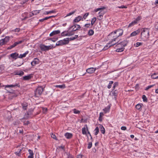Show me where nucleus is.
<instances>
[{"mask_svg": "<svg viewBox=\"0 0 158 158\" xmlns=\"http://www.w3.org/2000/svg\"><path fill=\"white\" fill-rule=\"evenodd\" d=\"M118 37L114 32H112L108 35V38L111 40L110 42L107 44L104 47L105 50L107 49V47L109 48L112 46L116 44V43H113L114 41H115L116 39Z\"/></svg>", "mask_w": 158, "mask_h": 158, "instance_id": "f257e3e1", "label": "nucleus"}, {"mask_svg": "<svg viewBox=\"0 0 158 158\" xmlns=\"http://www.w3.org/2000/svg\"><path fill=\"white\" fill-rule=\"evenodd\" d=\"M141 38L143 40H146L149 38V31L148 29L143 28L141 29Z\"/></svg>", "mask_w": 158, "mask_h": 158, "instance_id": "f03ea898", "label": "nucleus"}, {"mask_svg": "<svg viewBox=\"0 0 158 158\" xmlns=\"http://www.w3.org/2000/svg\"><path fill=\"white\" fill-rule=\"evenodd\" d=\"M44 90L43 88L41 87L40 86L38 87L35 92V95L36 97H38L43 92Z\"/></svg>", "mask_w": 158, "mask_h": 158, "instance_id": "7ed1b4c3", "label": "nucleus"}, {"mask_svg": "<svg viewBox=\"0 0 158 158\" xmlns=\"http://www.w3.org/2000/svg\"><path fill=\"white\" fill-rule=\"evenodd\" d=\"M40 47L41 50L46 51L52 48H53V46L52 45L47 46L41 44L40 45Z\"/></svg>", "mask_w": 158, "mask_h": 158, "instance_id": "20e7f679", "label": "nucleus"}, {"mask_svg": "<svg viewBox=\"0 0 158 158\" xmlns=\"http://www.w3.org/2000/svg\"><path fill=\"white\" fill-rule=\"evenodd\" d=\"M23 40H21V41H19L18 42H15L12 45H11L10 46L8 47V48H7V49H11V48H12L15 47V46H16L18 44H21L23 42Z\"/></svg>", "mask_w": 158, "mask_h": 158, "instance_id": "39448f33", "label": "nucleus"}, {"mask_svg": "<svg viewBox=\"0 0 158 158\" xmlns=\"http://www.w3.org/2000/svg\"><path fill=\"white\" fill-rule=\"evenodd\" d=\"M127 43L128 41L127 40H124L119 43H118L117 44V46H119V45H121V47L124 48V47L127 45Z\"/></svg>", "mask_w": 158, "mask_h": 158, "instance_id": "423d86ee", "label": "nucleus"}, {"mask_svg": "<svg viewBox=\"0 0 158 158\" xmlns=\"http://www.w3.org/2000/svg\"><path fill=\"white\" fill-rule=\"evenodd\" d=\"M39 63V60L37 58H35L34 60L31 62V64L32 66H34L36 64H38Z\"/></svg>", "mask_w": 158, "mask_h": 158, "instance_id": "0eeeda50", "label": "nucleus"}, {"mask_svg": "<svg viewBox=\"0 0 158 158\" xmlns=\"http://www.w3.org/2000/svg\"><path fill=\"white\" fill-rule=\"evenodd\" d=\"M114 32L118 37L122 35L123 33V31L122 29L118 30Z\"/></svg>", "mask_w": 158, "mask_h": 158, "instance_id": "6e6552de", "label": "nucleus"}, {"mask_svg": "<svg viewBox=\"0 0 158 158\" xmlns=\"http://www.w3.org/2000/svg\"><path fill=\"white\" fill-rule=\"evenodd\" d=\"M98 14L99 15L97 17V19L99 20H101L102 19L104 13L103 12L100 11Z\"/></svg>", "mask_w": 158, "mask_h": 158, "instance_id": "1a4fd4ad", "label": "nucleus"}, {"mask_svg": "<svg viewBox=\"0 0 158 158\" xmlns=\"http://www.w3.org/2000/svg\"><path fill=\"white\" fill-rule=\"evenodd\" d=\"M19 54L16 52L12 53L10 55V56L12 58L16 60L18 57Z\"/></svg>", "mask_w": 158, "mask_h": 158, "instance_id": "9d476101", "label": "nucleus"}, {"mask_svg": "<svg viewBox=\"0 0 158 158\" xmlns=\"http://www.w3.org/2000/svg\"><path fill=\"white\" fill-rule=\"evenodd\" d=\"M95 70V69L94 68H90L86 69V72L89 73H93Z\"/></svg>", "mask_w": 158, "mask_h": 158, "instance_id": "9b49d317", "label": "nucleus"}, {"mask_svg": "<svg viewBox=\"0 0 158 158\" xmlns=\"http://www.w3.org/2000/svg\"><path fill=\"white\" fill-rule=\"evenodd\" d=\"M74 27L73 28V31H75L76 30L80 29L81 28L80 26L79 25L77 24L74 25L73 26H72V27Z\"/></svg>", "mask_w": 158, "mask_h": 158, "instance_id": "f8f14e48", "label": "nucleus"}, {"mask_svg": "<svg viewBox=\"0 0 158 158\" xmlns=\"http://www.w3.org/2000/svg\"><path fill=\"white\" fill-rule=\"evenodd\" d=\"M60 33V31L59 30H56V31H53L52 32H51L50 34V36H53L54 35Z\"/></svg>", "mask_w": 158, "mask_h": 158, "instance_id": "ddd939ff", "label": "nucleus"}, {"mask_svg": "<svg viewBox=\"0 0 158 158\" xmlns=\"http://www.w3.org/2000/svg\"><path fill=\"white\" fill-rule=\"evenodd\" d=\"M140 32V31L139 30H138L132 32L131 34V36H134L136 35L139 34Z\"/></svg>", "mask_w": 158, "mask_h": 158, "instance_id": "4468645a", "label": "nucleus"}, {"mask_svg": "<svg viewBox=\"0 0 158 158\" xmlns=\"http://www.w3.org/2000/svg\"><path fill=\"white\" fill-rule=\"evenodd\" d=\"M32 77V76L31 74H30L28 75L24 76L23 77V79L25 80H27L30 79Z\"/></svg>", "mask_w": 158, "mask_h": 158, "instance_id": "2eb2a0df", "label": "nucleus"}, {"mask_svg": "<svg viewBox=\"0 0 158 158\" xmlns=\"http://www.w3.org/2000/svg\"><path fill=\"white\" fill-rule=\"evenodd\" d=\"M16 86H18V84H15V85H6L5 86V89L6 90L8 91V90L7 89V88L15 87ZM18 86H19V85Z\"/></svg>", "mask_w": 158, "mask_h": 158, "instance_id": "dca6fc26", "label": "nucleus"}, {"mask_svg": "<svg viewBox=\"0 0 158 158\" xmlns=\"http://www.w3.org/2000/svg\"><path fill=\"white\" fill-rule=\"evenodd\" d=\"M83 18L81 16H79L74 20L73 21L75 22H78L80 21Z\"/></svg>", "mask_w": 158, "mask_h": 158, "instance_id": "f3484780", "label": "nucleus"}, {"mask_svg": "<svg viewBox=\"0 0 158 158\" xmlns=\"http://www.w3.org/2000/svg\"><path fill=\"white\" fill-rule=\"evenodd\" d=\"M40 10H35L32 11L31 15H30L31 16H32L34 15H36L40 13Z\"/></svg>", "mask_w": 158, "mask_h": 158, "instance_id": "a211bd4d", "label": "nucleus"}, {"mask_svg": "<svg viewBox=\"0 0 158 158\" xmlns=\"http://www.w3.org/2000/svg\"><path fill=\"white\" fill-rule=\"evenodd\" d=\"M30 155L28 156V158H33V151L30 149L28 150Z\"/></svg>", "mask_w": 158, "mask_h": 158, "instance_id": "6ab92c4d", "label": "nucleus"}, {"mask_svg": "<svg viewBox=\"0 0 158 158\" xmlns=\"http://www.w3.org/2000/svg\"><path fill=\"white\" fill-rule=\"evenodd\" d=\"M64 135L67 139H70L72 137V135L69 133H66Z\"/></svg>", "mask_w": 158, "mask_h": 158, "instance_id": "aec40b11", "label": "nucleus"}, {"mask_svg": "<svg viewBox=\"0 0 158 158\" xmlns=\"http://www.w3.org/2000/svg\"><path fill=\"white\" fill-rule=\"evenodd\" d=\"M69 39L67 38L66 39H64V40H62L63 43L64 45L66 44H68L69 42Z\"/></svg>", "mask_w": 158, "mask_h": 158, "instance_id": "412c9836", "label": "nucleus"}, {"mask_svg": "<svg viewBox=\"0 0 158 158\" xmlns=\"http://www.w3.org/2000/svg\"><path fill=\"white\" fill-rule=\"evenodd\" d=\"M105 9V7H102L101 8H98L97 9H96L94 10V11L97 12L98 11H102V10Z\"/></svg>", "mask_w": 158, "mask_h": 158, "instance_id": "4be33fe9", "label": "nucleus"}, {"mask_svg": "<svg viewBox=\"0 0 158 158\" xmlns=\"http://www.w3.org/2000/svg\"><path fill=\"white\" fill-rule=\"evenodd\" d=\"M110 108V106H107L106 108L104 109L103 110L104 111L105 113L109 112Z\"/></svg>", "mask_w": 158, "mask_h": 158, "instance_id": "5701e85b", "label": "nucleus"}, {"mask_svg": "<svg viewBox=\"0 0 158 158\" xmlns=\"http://www.w3.org/2000/svg\"><path fill=\"white\" fill-rule=\"evenodd\" d=\"M10 38L9 36H6L5 38L2 39L5 44L9 40Z\"/></svg>", "mask_w": 158, "mask_h": 158, "instance_id": "b1692460", "label": "nucleus"}, {"mask_svg": "<svg viewBox=\"0 0 158 158\" xmlns=\"http://www.w3.org/2000/svg\"><path fill=\"white\" fill-rule=\"evenodd\" d=\"M124 49V48L121 47V48H118L116 50V52H123Z\"/></svg>", "mask_w": 158, "mask_h": 158, "instance_id": "393cba45", "label": "nucleus"}, {"mask_svg": "<svg viewBox=\"0 0 158 158\" xmlns=\"http://www.w3.org/2000/svg\"><path fill=\"white\" fill-rule=\"evenodd\" d=\"M55 87H57V88H59L61 89H64L65 88V85L64 84H63L62 85H56L55 86Z\"/></svg>", "mask_w": 158, "mask_h": 158, "instance_id": "a878e982", "label": "nucleus"}, {"mask_svg": "<svg viewBox=\"0 0 158 158\" xmlns=\"http://www.w3.org/2000/svg\"><path fill=\"white\" fill-rule=\"evenodd\" d=\"M63 41L62 40H60L57 42V43L56 44V46H60V45H63Z\"/></svg>", "mask_w": 158, "mask_h": 158, "instance_id": "bb28decb", "label": "nucleus"}, {"mask_svg": "<svg viewBox=\"0 0 158 158\" xmlns=\"http://www.w3.org/2000/svg\"><path fill=\"white\" fill-rule=\"evenodd\" d=\"M142 105H143L142 104H138L135 107L137 109L140 110L141 109V107H142Z\"/></svg>", "mask_w": 158, "mask_h": 158, "instance_id": "cd10ccee", "label": "nucleus"}, {"mask_svg": "<svg viewBox=\"0 0 158 158\" xmlns=\"http://www.w3.org/2000/svg\"><path fill=\"white\" fill-rule=\"evenodd\" d=\"M94 34V31L92 29L89 30L88 32V34L89 36L93 35Z\"/></svg>", "mask_w": 158, "mask_h": 158, "instance_id": "c85d7f7f", "label": "nucleus"}, {"mask_svg": "<svg viewBox=\"0 0 158 158\" xmlns=\"http://www.w3.org/2000/svg\"><path fill=\"white\" fill-rule=\"evenodd\" d=\"M22 106L24 110H26L27 107V104L26 102L23 103L22 104Z\"/></svg>", "mask_w": 158, "mask_h": 158, "instance_id": "c756f323", "label": "nucleus"}, {"mask_svg": "<svg viewBox=\"0 0 158 158\" xmlns=\"http://www.w3.org/2000/svg\"><path fill=\"white\" fill-rule=\"evenodd\" d=\"M27 53H28V52H26L23 54H21L19 56H18V57L21 58H22L23 57H25L26 56V55Z\"/></svg>", "mask_w": 158, "mask_h": 158, "instance_id": "7c9ffc66", "label": "nucleus"}, {"mask_svg": "<svg viewBox=\"0 0 158 158\" xmlns=\"http://www.w3.org/2000/svg\"><path fill=\"white\" fill-rule=\"evenodd\" d=\"M110 95H111L112 96H113L114 97V98L115 99L116 98V97L117 96V94L116 93L115 91H114L113 92H112L111 93H110Z\"/></svg>", "mask_w": 158, "mask_h": 158, "instance_id": "2f4dec72", "label": "nucleus"}, {"mask_svg": "<svg viewBox=\"0 0 158 158\" xmlns=\"http://www.w3.org/2000/svg\"><path fill=\"white\" fill-rule=\"evenodd\" d=\"M61 35L62 36H68V31H65L62 32Z\"/></svg>", "mask_w": 158, "mask_h": 158, "instance_id": "473e14b6", "label": "nucleus"}, {"mask_svg": "<svg viewBox=\"0 0 158 158\" xmlns=\"http://www.w3.org/2000/svg\"><path fill=\"white\" fill-rule=\"evenodd\" d=\"M142 45V43L141 42H137L134 44V46L136 47H138Z\"/></svg>", "mask_w": 158, "mask_h": 158, "instance_id": "72a5a7b5", "label": "nucleus"}, {"mask_svg": "<svg viewBox=\"0 0 158 158\" xmlns=\"http://www.w3.org/2000/svg\"><path fill=\"white\" fill-rule=\"evenodd\" d=\"M96 20V17H94L93 18L91 21V24L92 25L94 24V23L95 22Z\"/></svg>", "mask_w": 158, "mask_h": 158, "instance_id": "f704fd0d", "label": "nucleus"}, {"mask_svg": "<svg viewBox=\"0 0 158 158\" xmlns=\"http://www.w3.org/2000/svg\"><path fill=\"white\" fill-rule=\"evenodd\" d=\"M142 99H143V102H147V99L146 97V96L144 95H143L142 96Z\"/></svg>", "mask_w": 158, "mask_h": 158, "instance_id": "c9c22d12", "label": "nucleus"}, {"mask_svg": "<svg viewBox=\"0 0 158 158\" xmlns=\"http://www.w3.org/2000/svg\"><path fill=\"white\" fill-rule=\"evenodd\" d=\"M55 11L54 10H52L51 11H46L45 13H44V14L46 15H48L50 13H55Z\"/></svg>", "mask_w": 158, "mask_h": 158, "instance_id": "e433bc0d", "label": "nucleus"}, {"mask_svg": "<svg viewBox=\"0 0 158 158\" xmlns=\"http://www.w3.org/2000/svg\"><path fill=\"white\" fill-rule=\"evenodd\" d=\"M95 135H97L99 131V129L98 127H97L95 129Z\"/></svg>", "mask_w": 158, "mask_h": 158, "instance_id": "4c0bfd02", "label": "nucleus"}, {"mask_svg": "<svg viewBox=\"0 0 158 158\" xmlns=\"http://www.w3.org/2000/svg\"><path fill=\"white\" fill-rule=\"evenodd\" d=\"M22 150L21 149H19V151L15 152V154L19 156H20V153L21 152Z\"/></svg>", "mask_w": 158, "mask_h": 158, "instance_id": "58836bf2", "label": "nucleus"}, {"mask_svg": "<svg viewBox=\"0 0 158 158\" xmlns=\"http://www.w3.org/2000/svg\"><path fill=\"white\" fill-rule=\"evenodd\" d=\"M73 111L74 114H79L80 113V111L77 110L75 109H73Z\"/></svg>", "mask_w": 158, "mask_h": 158, "instance_id": "ea45409f", "label": "nucleus"}, {"mask_svg": "<svg viewBox=\"0 0 158 158\" xmlns=\"http://www.w3.org/2000/svg\"><path fill=\"white\" fill-rule=\"evenodd\" d=\"M156 75V73H154L151 76V77L153 79H158V76L156 77L155 76Z\"/></svg>", "mask_w": 158, "mask_h": 158, "instance_id": "a19ab883", "label": "nucleus"}, {"mask_svg": "<svg viewBox=\"0 0 158 158\" xmlns=\"http://www.w3.org/2000/svg\"><path fill=\"white\" fill-rule=\"evenodd\" d=\"M78 36V35H75V36L74 37H72L70 38L69 39V40H75V39H76L77 38Z\"/></svg>", "mask_w": 158, "mask_h": 158, "instance_id": "79ce46f5", "label": "nucleus"}, {"mask_svg": "<svg viewBox=\"0 0 158 158\" xmlns=\"http://www.w3.org/2000/svg\"><path fill=\"white\" fill-rule=\"evenodd\" d=\"M136 23V22L134 20V21H132L131 23L129 24V25L128 27H131L132 26L134 25V24Z\"/></svg>", "mask_w": 158, "mask_h": 158, "instance_id": "37998d69", "label": "nucleus"}, {"mask_svg": "<svg viewBox=\"0 0 158 158\" xmlns=\"http://www.w3.org/2000/svg\"><path fill=\"white\" fill-rule=\"evenodd\" d=\"M113 83V82L112 81H110L107 87L109 89H110L111 87V85Z\"/></svg>", "mask_w": 158, "mask_h": 158, "instance_id": "c03bdc74", "label": "nucleus"}, {"mask_svg": "<svg viewBox=\"0 0 158 158\" xmlns=\"http://www.w3.org/2000/svg\"><path fill=\"white\" fill-rule=\"evenodd\" d=\"M141 19V17L140 16H139L137 17V18L135 19V21L136 22V23H137L138 22V21L140 20Z\"/></svg>", "mask_w": 158, "mask_h": 158, "instance_id": "a18cd8bd", "label": "nucleus"}, {"mask_svg": "<svg viewBox=\"0 0 158 158\" xmlns=\"http://www.w3.org/2000/svg\"><path fill=\"white\" fill-rule=\"evenodd\" d=\"M49 19V17H46L44 19H40L39 20V21L40 22H43L44 21V20H47L48 19Z\"/></svg>", "mask_w": 158, "mask_h": 158, "instance_id": "49530a36", "label": "nucleus"}, {"mask_svg": "<svg viewBox=\"0 0 158 158\" xmlns=\"http://www.w3.org/2000/svg\"><path fill=\"white\" fill-rule=\"evenodd\" d=\"M76 12V10H75V11H72L71 12H70L69 13H68V14H67V15H66V16H69L70 15H71L73 14H74Z\"/></svg>", "mask_w": 158, "mask_h": 158, "instance_id": "de8ad7c7", "label": "nucleus"}, {"mask_svg": "<svg viewBox=\"0 0 158 158\" xmlns=\"http://www.w3.org/2000/svg\"><path fill=\"white\" fill-rule=\"evenodd\" d=\"M24 73L23 71H20L19 72H18L17 73V75H19L20 76H22L23 75Z\"/></svg>", "mask_w": 158, "mask_h": 158, "instance_id": "09e8293b", "label": "nucleus"}, {"mask_svg": "<svg viewBox=\"0 0 158 158\" xmlns=\"http://www.w3.org/2000/svg\"><path fill=\"white\" fill-rule=\"evenodd\" d=\"M5 44H6L5 43H4V41H3V40L2 39L0 40V45H2Z\"/></svg>", "mask_w": 158, "mask_h": 158, "instance_id": "8fccbe9b", "label": "nucleus"}, {"mask_svg": "<svg viewBox=\"0 0 158 158\" xmlns=\"http://www.w3.org/2000/svg\"><path fill=\"white\" fill-rule=\"evenodd\" d=\"M82 133L84 135L86 134V132L85 131V127L82 129Z\"/></svg>", "mask_w": 158, "mask_h": 158, "instance_id": "3c124183", "label": "nucleus"}, {"mask_svg": "<svg viewBox=\"0 0 158 158\" xmlns=\"http://www.w3.org/2000/svg\"><path fill=\"white\" fill-rule=\"evenodd\" d=\"M154 85L148 86L147 87H146V89H145V90H148L149 89L153 87Z\"/></svg>", "mask_w": 158, "mask_h": 158, "instance_id": "603ef678", "label": "nucleus"}, {"mask_svg": "<svg viewBox=\"0 0 158 158\" xmlns=\"http://www.w3.org/2000/svg\"><path fill=\"white\" fill-rule=\"evenodd\" d=\"M89 15V13H86L83 16V18H84V19H85L86 17L88 16Z\"/></svg>", "mask_w": 158, "mask_h": 158, "instance_id": "864d4df0", "label": "nucleus"}, {"mask_svg": "<svg viewBox=\"0 0 158 158\" xmlns=\"http://www.w3.org/2000/svg\"><path fill=\"white\" fill-rule=\"evenodd\" d=\"M92 143L91 142H89V143L88 145V149H90V148H91V147H92Z\"/></svg>", "mask_w": 158, "mask_h": 158, "instance_id": "5fc2aeb1", "label": "nucleus"}, {"mask_svg": "<svg viewBox=\"0 0 158 158\" xmlns=\"http://www.w3.org/2000/svg\"><path fill=\"white\" fill-rule=\"evenodd\" d=\"M73 31H72L71 32H69L68 31V36H71L73 35L74 34Z\"/></svg>", "mask_w": 158, "mask_h": 158, "instance_id": "6e6d98bb", "label": "nucleus"}, {"mask_svg": "<svg viewBox=\"0 0 158 158\" xmlns=\"http://www.w3.org/2000/svg\"><path fill=\"white\" fill-rule=\"evenodd\" d=\"M51 136L53 139H56V135H55V134H54L53 133H52L51 134Z\"/></svg>", "mask_w": 158, "mask_h": 158, "instance_id": "4d7b16f0", "label": "nucleus"}, {"mask_svg": "<svg viewBox=\"0 0 158 158\" xmlns=\"http://www.w3.org/2000/svg\"><path fill=\"white\" fill-rule=\"evenodd\" d=\"M47 111V108H43V111L44 113H45Z\"/></svg>", "mask_w": 158, "mask_h": 158, "instance_id": "13d9d810", "label": "nucleus"}, {"mask_svg": "<svg viewBox=\"0 0 158 158\" xmlns=\"http://www.w3.org/2000/svg\"><path fill=\"white\" fill-rule=\"evenodd\" d=\"M118 7L119 8H127V7L123 5L121 6H118Z\"/></svg>", "mask_w": 158, "mask_h": 158, "instance_id": "bf43d9fd", "label": "nucleus"}, {"mask_svg": "<svg viewBox=\"0 0 158 158\" xmlns=\"http://www.w3.org/2000/svg\"><path fill=\"white\" fill-rule=\"evenodd\" d=\"M155 27L156 29H158V22L156 23Z\"/></svg>", "mask_w": 158, "mask_h": 158, "instance_id": "052dcab7", "label": "nucleus"}, {"mask_svg": "<svg viewBox=\"0 0 158 158\" xmlns=\"http://www.w3.org/2000/svg\"><path fill=\"white\" fill-rule=\"evenodd\" d=\"M101 131L102 134H104L105 133V129L104 128L101 129Z\"/></svg>", "mask_w": 158, "mask_h": 158, "instance_id": "680f3d73", "label": "nucleus"}, {"mask_svg": "<svg viewBox=\"0 0 158 158\" xmlns=\"http://www.w3.org/2000/svg\"><path fill=\"white\" fill-rule=\"evenodd\" d=\"M20 30V29L19 28H16L14 30V31L15 32H19V31Z\"/></svg>", "mask_w": 158, "mask_h": 158, "instance_id": "e2e57ef3", "label": "nucleus"}, {"mask_svg": "<svg viewBox=\"0 0 158 158\" xmlns=\"http://www.w3.org/2000/svg\"><path fill=\"white\" fill-rule=\"evenodd\" d=\"M29 123V122L28 121H25L24 122V125H27Z\"/></svg>", "mask_w": 158, "mask_h": 158, "instance_id": "0e129e2a", "label": "nucleus"}, {"mask_svg": "<svg viewBox=\"0 0 158 158\" xmlns=\"http://www.w3.org/2000/svg\"><path fill=\"white\" fill-rule=\"evenodd\" d=\"M90 26V24H86L85 25V27L88 28Z\"/></svg>", "mask_w": 158, "mask_h": 158, "instance_id": "69168bd1", "label": "nucleus"}, {"mask_svg": "<svg viewBox=\"0 0 158 158\" xmlns=\"http://www.w3.org/2000/svg\"><path fill=\"white\" fill-rule=\"evenodd\" d=\"M121 129L123 130H125L126 129V127L125 126L122 127H121Z\"/></svg>", "mask_w": 158, "mask_h": 158, "instance_id": "338daca9", "label": "nucleus"}, {"mask_svg": "<svg viewBox=\"0 0 158 158\" xmlns=\"http://www.w3.org/2000/svg\"><path fill=\"white\" fill-rule=\"evenodd\" d=\"M68 158H72V156L69 154H68Z\"/></svg>", "mask_w": 158, "mask_h": 158, "instance_id": "774afa93", "label": "nucleus"}]
</instances>
